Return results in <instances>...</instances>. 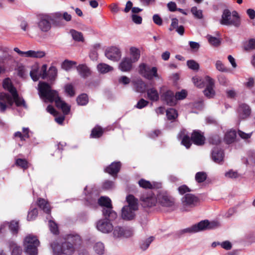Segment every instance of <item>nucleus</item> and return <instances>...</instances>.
<instances>
[{"instance_id": "58836bf2", "label": "nucleus", "mask_w": 255, "mask_h": 255, "mask_svg": "<svg viewBox=\"0 0 255 255\" xmlns=\"http://www.w3.org/2000/svg\"><path fill=\"white\" fill-rule=\"evenodd\" d=\"M9 246L12 250L11 255H21L22 253V249L20 247H18L16 244L14 242H11Z\"/></svg>"}, {"instance_id": "774afa93", "label": "nucleus", "mask_w": 255, "mask_h": 255, "mask_svg": "<svg viewBox=\"0 0 255 255\" xmlns=\"http://www.w3.org/2000/svg\"><path fill=\"white\" fill-rule=\"evenodd\" d=\"M246 50L248 49H255V39H251L249 41V43L247 47H246Z\"/></svg>"}, {"instance_id": "c9c22d12", "label": "nucleus", "mask_w": 255, "mask_h": 255, "mask_svg": "<svg viewBox=\"0 0 255 255\" xmlns=\"http://www.w3.org/2000/svg\"><path fill=\"white\" fill-rule=\"evenodd\" d=\"M30 75L34 81H37L38 80L40 77V75L38 66L35 65L32 67L31 70L30 72Z\"/></svg>"}, {"instance_id": "680f3d73", "label": "nucleus", "mask_w": 255, "mask_h": 255, "mask_svg": "<svg viewBox=\"0 0 255 255\" xmlns=\"http://www.w3.org/2000/svg\"><path fill=\"white\" fill-rule=\"evenodd\" d=\"M49 226L50 231L54 234H57L58 233L57 225L52 221H49Z\"/></svg>"}, {"instance_id": "4be33fe9", "label": "nucleus", "mask_w": 255, "mask_h": 255, "mask_svg": "<svg viewBox=\"0 0 255 255\" xmlns=\"http://www.w3.org/2000/svg\"><path fill=\"white\" fill-rule=\"evenodd\" d=\"M178 137L181 139V143L184 145L187 148H189L192 143L191 138L187 134L185 130H181L178 134Z\"/></svg>"}, {"instance_id": "09e8293b", "label": "nucleus", "mask_w": 255, "mask_h": 255, "mask_svg": "<svg viewBox=\"0 0 255 255\" xmlns=\"http://www.w3.org/2000/svg\"><path fill=\"white\" fill-rule=\"evenodd\" d=\"M188 67L194 71H197L199 69V65L194 60H190L187 61Z\"/></svg>"}, {"instance_id": "052dcab7", "label": "nucleus", "mask_w": 255, "mask_h": 255, "mask_svg": "<svg viewBox=\"0 0 255 255\" xmlns=\"http://www.w3.org/2000/svg\"><path fill=\"white\" fill-rule=\"evenodd\" d=\"M40 77H41L42 79H45L47 77V65L46 64H44L41 67L40 71H39Z\"/></svg>"}, {"instance_id": "0eeeda50", "label": "nucleus", "mask_w": 255, "mask_h": 255, "mask_svg": "<svg viewBox=\"0 0 255 255\" xmlns=\"http://www.w3.org/2000/svg\"><path fill=\"white\" fill-rule=\"evenodd\" d=\"M199 202V199L197 196L192 194H187L182 199L183 210L188 211L189 208L197 206Z\"/></svg>"}, {"instance_id": "9d476101", "label": "nucleus", "mask_w": 255, "mask_h": 255, "mask_svg": "<svg viewBox=\"0 0 255 255\" xmlns=\"http://www.w3.org/2000/svg\"><path fill=\"white\" fill-rule=\"evenodd\" d=\"M220 23L223 25L238 26V18L236 17V19H233L231 13L228 9L224 10Z\"/></svg>"}, {"instance_id": "603ef678", "label": "nucleus", "mask_w": 255, "mask_h": 255, "mask_svg": "<svg viewBox=\"0 0 255 255\" xmlns=\"http://www.w3.org/2000/svg\"><path fill=\"white\" fill-rule=\"evenodd\" d=\"M215 66L216 69L219 71L222 72H227L229 71L228 69L226 68L224 64L220 60L216 61Z\"/></svg>"}, {"instance_id": "39448f33", "label": "nucleus", "mask_w": 255, "mask_h": 255, "mask_svg": "<svg viewBox=\"0 0 255 255\" xmlns=\"http://www.w3.org/2000/svg\"><path fill=\"white\" fill-rule=\"evenodd\" d=\"M39 245L36 237L30 235L25 237L23 243L25 251L29 255H37Z\"/></svg>"}, {"instance_id": "a19ab883", "label": "nucleus", "mask_w": 255, "mask_h": 255, "mask_svg": "<svg viewBox=\"0 0 255 255\" xmlns=\"http://www.w3.org/2000/svg\"><path fill=\"white\" fill-rule=\"evenodd\" d=\"M207 177V175L206 173L203 171L196 173L195 176V180L198 183H202L205 181Z\"/></svg>"}, {"instance_id": "5fc2aeb1", "label": "nucleus", "mask_w": 255, "mask_h": 255, "mask_svg": "<svg viewBox=\"0 0 255 255\" xmlns=\"http://www.w3.org/2000/svg\"><path fill=\"white\" fill-rule=\"evenodd\" d=\"M9 228L12 233L16 234L18 230V222L14 221L10 222Z\"/></svg>"}, {"instance_id": "e2e57ef3", "label": "nucleus", "mask_w": 255, "mask_h": 255, "mask_svg": "<svg viewBox=\"0 0 255 255\" xmlns=\"http://www.w3.org/2000/svg\"><path fill=\"white\" fill-rule=\"evenodd\" d=\"M124 231L122 238H129L131 237L133 234V230L131 228H124Z\"/></svg>"}, {"instance_id": "7c9ffc66", "label": "nucleus", "mask_w": 255, "mask_h": 255, "mask_svg": "<svg viewBox=\"0 0 255 255\" xmlns=\"http://www.w3.org/2000/svg\"><path fill=\"white\" fill-rule=\"evenodd\" d=\"M3 87L5 90H7L11 95L17 91L16 89L13 86L11 80L9 78H6L3 80Z\"/></svg>"}, {"instance_id": "393cba45", "label": "nucleus", "mask_w": 255, "mask_h": 255, "mask_svg": "<svg viewBox=\"0 0 255 255\" xmlns=\"http://www.w3.org/2000/svg\"><path fill=\"white\" fill-rule=\"evenodd\" d=\"M76 68L79 75L83 78H86L91 74L90 70L85 64H80Z\"/></svg>"}, {"instance_id": "c756f323", "label": "nucleus", "mask_w": 255, "mask_h": 255, "mask_svg": "<svg viewBox=\"0 0 255 255\" xmlns=\"http://www.w3.org/2000/svg\"><path fill=\"white\" fill-rule=\"evenodd\" d=\"M45 53L43 51L29 50L25 51V57L40 58L44 57Z\"/></svg>"}, {"instance_id": "cd10ccee", "label": "nucleus", "mask_w": 255, "mask_h": 255, "mask_svg": "<svg viewBox=\"0 0 255 255\" xmlns=\"http://www.w3.org/2000/svg\"><path fill=\"white\" fill-rule=\"evenodd\" d=\"M134 88L137 92L143 93L145 91L146 85L141 79H137L132 81Z\"/></svg>"}, {"instance_id": "69168bd1", "label": "nucleus", "mask_w": 255, "mask_h": 255, "mask_svg": "<svg viewBox=\"0 0 255 255\" xmlns=\"http://www.w3.org/2000/svg\"><path fill=\"white\" fill-rule=\"evenodd\" d=\"M225 176L228 178H236L239 177V174L236 171L230 170L225 173Z\"/></svg>"}, {"instance_id": "c03bdc74", "label": "nucleus", "mask_w": 255, "mask_h": 255, "mask_svg": "<svg viewBox=\"0 0 255 255\" xmlns=\"http://www.w3.org/2000/svg\"><path fill=\"white\" fill-rule=\"evenodd\" d=\"M191 12L196 18L202 19L203 17L202 10L198 9L196 6L192 7L191 9Z\"/></svg>"}, {"instance_id": "4c0bfd02", "label": "nucleus", "mask_w": 255, "mask_h": 255, "mask_svg": "<svg viewBox=\"0 0 255 255\" xmlns=\"http://www.w3.org/2000/svg\"><path fill=\"white\" fill-rule=\"evenodd\" d=\"M97 68L98 71L101 73H106L113 70L112 67L105 63L99 64L97 65Z\"/></svg>"}, {"instance_id": "2eb2a0df", "label": "nucleus", "mask_w": 255, "mask_h": 255, "mask_svg": "<svg viewBox=\"0 0 255 255\" xmlns=\"http://www.w3.org/2000/svg\"><path fill=\"white\" fill-rule=\"evenodd\" d=\"M191 140L196 145H202L205 143V137L203 132L198 130H194L191 134Z\"/></svg>"}, {"instance_id": "5701e85b", "label": "nucleus", "mask_w": 255, "mask_h": 255, "mask_svg": "<svg viewBox=\"0 0 255 255\" xmlns=\"http://www.w3.org/2000/svg\"><path fill=\"white\" fill-rule=\"evenodd\" d=\"M212 157L214 162L220 163L223 160L224 154L223 151L217 147L214 148L212 151Z\"/></svg>"}, {"instance_id": "49530a36", "label": "nucleus", "mask_w": 255, "mask_h": 255, "mask_svg": "<svg viewBox=\"0 0 255 255\" xmlns=\"http://www.w3.org/2000/svg\"><path fill=\"white\" fill-rule=\"evenodd\" d=\"M138 184L140 187L144 189H152L153 188L152 184L147 180L144 179H141L138 181Z\"/></svg>"}, {"instance_id": "1a4fd4ad", "label": "nucleus", "mask_w": 255, "mask_h": 255, "mask_svg": "<svg viewBox=\"0 0 255 255\" xmlns=\"http://www.w3.org/2000/svg\"><path fill=\"white\" fill-rule=\"evenodd\" d=\"M206 82V88L203 91L204 95L209 99L213 98L215 96V91L214 90L215 82L214 80L208 76L205 78Z\"/></svg>"}, {"instance_id": "f8f14e48", "label": "nucleus", "mask_w": 255, "mask_h": 255, "mask_svg": "<svg viewBox=\"0 0 255 255\" xmlns=\"http://www.w3.org/2000/svg\"><path fill=\"white\" fill-rule=\"evenodd\" d=\"M140 201L143 207H150L155 205L157 198H155L154 194L150 192L146 194H143L140 197Z\"/></svg>"}, {"instance_id": "c85d7f7f", "label": "nucleus", "mask_w": 255, "mask_h": 255, "mask_svg": "<svg viewBox=\"0 0 255 255\" xmlns=\"http://www.w3.org/2000/svg\"><path fill=\"white\" fill-rule=\"evenodd\" d=\"M236 136V131L235 130H230L226 133L224 141L227 144H231L235 141Z\"/></svg>"}, {"instance_id": "13d9d810", "label": "nucleus", "mask_w": 255, "mask_h": 255, "mask_svg": "<svg viewBox=\"0 0 255 255\" xmlns=\"http://www.w3.org/2000/svg\"><path fill=\"white\" fill-rule=\"evenodd\" d=\"M192 81L194 85L199 88H202L204 87V84L202 79L198 77H194L192 78Z\"/></svg>"}, {"instance_id": "0e129e2a", "label": "nucleus", "mask_w": 255, "mask_h": 255, "mask_svg": "<svg viewBox=\"0 0 255 255\" xmlns=\"http://www.w3.org/2000/svg\"><path fill=\"white\" fill-rule=\"evenodd\" d=\"M186 91L184 90H182L180 92H177L175 96L177 101V100H182L184 99L186 97Z\"/></svg>"}, {"instance_id": "7ed1b4c3", "label": "nucleus", "mask_w": 255, "mask_h": 255, "mask_svg": "<svg viewBox=\"0 0 255 255\" xmlns=\"http://www.w3.org/2000/svg\"><path fill=\"white\" fill-rule=\"evenodd\" d=\"M15 103L17 107L27 108L26 104L22 97H19L17 91L11 94L0 93V112H4L8 106L11 107Z\"/></svg>"}, {"instance_id": "b1692460", "label": "nucleus", "mask_w": 255, "mask_h": 255, "mask_svg": "<svg viewBox=\"0 0 255 255\" xmlns=\"http://www.w3.org/2000/svg\"><path fill=\"white\" fill-rule=\"evenodd\" d=\"M147 98L152 102L157 101L159 99V95L157 90L155 88H151L147 90Z\"/></svg>"}, {"instance_id": "f03ea898", "label": "nucleus", "mask_w": 255, "mask_h": 255, "mask_svg": "<svg viewBox=\"0 0 255 255\" xmlns=\"http://www.w3.org/2000/svg\"><path fill=\"white\" fill-rule=\"evenodd\" d=\"M39 95L50 102H55L56 106L61 109L64 115H67L70 110V107L58 96V92L51 89L48 83L39 82L38 85Z\"/></svg>"}, {"instance_id": "dca6fc26", "label": "nucleus", "mask_w": 255, "mask_h": 255, "mask_svg": "<svg viewBox=\"0 0 255 255\" xmlns=\"http://www.w3.org/2000/svg\"><path fill=\"white\" fill-rule=\"evenodd\" d=\"M161 98L162 100L169 106H174L176 103L175 96L174 93L170 90H167L162 93L161 95Z\"/></svg>"}, {"instance_id": "79ce46f5", "label": "nucleus", "mask_w": 255, "mask_h": 255, "mask_svg": "<svg viewBox=\"0 0 255 255\" xmlns=\"http://www.w3.org/2000/svg\"><path fill=\"white\" fill-rule=\"evenodd\" d=\"M166 116L169 120H174L178 117L177 112L173 108H170L166 111Z\"/></svg>"}, {"instance_id": "4468645a", "label": "nucleus", "mask_w": 255, "mask_h": 255, "mask_svg": "<svg viewBox=\"0 0 255 255\" xmlns=\"http://www.w3.org/2000/svg\"><path fill=\"white\" fill-rule=\"evenodd\" d=\"M105 55L107 58L114 61H117L121 56L119 49L116 47H111L107 49L105 52Z\"/></svg>"}, {"instance_id": "e433bc0d", "label": "nucleus", "mask_w": 255, "mask_h": 255, "mask_svg": "<svg viewBox=\"0 0 255 255\" xmlns=\"http://www.w3.org/2000/svg\"><path fill=\"white\" fill-rule=\"evenodd\" d=\"M47 77L50 81H54L56 79L57 75V69L54 66H51L48 72Z\"/></svg>"}, {"instance_id": "f3484780", "label": "nucleus", "mask_w": 255, "mask_h": 255, "mask_svg": "<svg viewBox=\"0 0 255 255\" xmlns=\"http://www.w3.org/2000/svg\"><path fill=\"white\" fill-rule=\"evenodd\" d=\"M38 28L43 32H47L49 31L51 27L50 23V18L48 15L42 16L38 21Z\"/></svg>"}, {"instance_id": "6e6552de", "label": "nucleus", "mask_w": 255, "mask_h": 255, "mask_svg": "<svg viewBox=\"0 0 255 255\" xmlns=\"http://www.w3.org/2000/svg\"><path fill=\"white\" fill-rule=\"evenodd\" d=\"M157 202L164 207H172L174 205L175 200L166 192H160L157 195Z\"/></svg>"}, {"instance_id": "4d7b16f0", "label": "nucleus", "mask_w": 255, "mask_h": 255, "mask_svg": "<svg viewBox=\"0 0 255 255\" xmlns=\"http://www.w3.org/2000/svg\"><path fill=\"white\" fill-rule=\"evenodd\" d=\"M153 238L150 237L144 241L140 245V248L143 250H146L149 246L151 243L153 241Z\"/></svg>"}, {"instance_id": "bf43d9fd", "label": "nucleus", "mask_w": 255, "mask_h": 255, "mask_svg": "<svg viewBox=\"0 0 255 255\" xmlns=\"http://www.w3.org/2000/svg\"><path fill=\"white\" fill-rule=\"evenodd\" d=\"M148 103V101L143 99H141L139 100L136 105L135 106V107L137 109H141L147 106Z\"/></svg>"}, {"instance_id": "2f4dec72", "label": "nucleus", "mask_w": 255, "mask_h": 255, "mask_svg": "<svg viewBox=\"0 0 255 255\" xmlns=\"http://www.w3.org/2000/svg\"><path fill=\"white\" fill-rule=\"evenodd\" d=\"M104 129L100 126L95 127L92 130L90 136L92 138H99L103 135Z\"/></svg>"}, {"instance_id": "3c124183", "label": "nucleus", "mask_w": 255, "mask_h": 255, "mask_svg": "<svg viewBox=\"0 0 255 255\" xmlns=\"http://www.w3.org/2000/svg\"><path fill=\"white\" fill-rule=\"evenodd\" d=\"M124 228L120 226L116 227L113 231V235L115 238H122L123 236Z\"/></svg>"}, {"instance_id": "aec40b11", "label": "nucleus", "mask_w": 255, "mask_h": 255, "mask_svg": "<svg viewBox=\"0 0 255 255\" xmlns=\"http://www.w3.org/2000/svg\"><path fill=\"white\" fill-rule=\"evenodd\" d=\"M133 63L131 58H124L119 64V69L123 72H128L131 70Z\"/></svg>"}, {"instance_id": "bb28decb", "label": "nucleus", "mask_w": 255, "mask_h": 255, "mask_svg": "<svg viewBox=\"0 0 255 255\" xmlns=\"http://www.w3.org/2000/svg\"><path fill=\"white\" fill-rule=\"evenodd\" d=\"M239 112L240 117L242 119H245L250 115L251 110L248 105L242 104L240 106Z\"/></svg>"}, {"instance_id": "37998d69", "label": "nucleus", "mask_w": 255, "mask_h": 255, "mask_svg": "<svg viewBox=\"0 0 255 255\" xmlns=\"http://www.w3.org/2000/svg\"><path fill=\"white\" fill-rule=\"evenodd\" d=\"M77 102L79 105H86L88 102V96L85 94H82L79 95L77 98Z\"/></svg>"}, {"instance_id": "ddd939ff", "label": "nucleus", "mask_w": 255, "mask_h": 255, "mask_svg": "<svg viewBox=\"0 0 255 255\" xmlns=\"http://www.w3.org/2000/svg\"><path fill=\"white\" fill-rule=\"evenodd\" d=\"M109 220V218L100 220L97 223V229L104 233L110 232L113 229V226Z\"/></svg>"}, {"instance_id": "9b49d317", "label": "nucleus", "mask_w": 255, "mask_h": 255, "mask_svg": "<svg viewBox=\"0 0 255 255\" xmlns=\"http://www.w3.org/2000/svg\"><path fill=\"white\" fill-rule=\"evenodd\" d=\"M208 220L202 221L198 224L194 225L191 227L184 229L182 231V232L194 233L208 230Z\"/></svg>"}, {"instance_id": "6ab92c4d", "label": "nucleus", "mask_w": 255, "mask_h": 255, "mask_svg": "<svg viewBox=\"0 0 255 255\" xmlns=\"http://www.w3.org/2000/svg\"><path fill=\"white\" fill-rule=\"evenodd\" d=\"M136 210H133L129 207L124 206L122 210V218L127 221H130L134 219L135 212Z\"/></svg>"}, {"instance_id": "f257e3e1", "label": "nucleus", "mask_w": 255, "mask_h": 255, "mask_svg": "<svg viewBox=\"0 0 255 255\" xmlns=\"http://www.w3.org/2000/svg\"><path fill=\"white\" fill-rule=\"evenodd\" d=\"M65 241L61 245L56 242L51 244L53 253L55 255H72L81 243V239L77 234H68L64 237Z\"/></svg>"}, {"instance_id": "473e14b6", "label": "nucleus", "mask_w": 255, "mask_h": 255, "mask_svg": "<svg viewBox=\"0 0 255 255\" xmlns=\"http://www.w3.org/2000/svg\"><path fill=\"white\" fill-rule=\"evenodd\" d=\"M130 54L131 56L130 58L131 61L133 63L136 62L140 58V53L138 49L131 47L129 49Z\"/></svg>"}, {"instance_id": "72a5a7b5", "label": "nucleus", "mask_w": 255, "mask_h": 255, "mask_svg": "<svg viewBox=\"0 0 255 255\" xmlns=\"http://www.w3.org/2000/svg\"><path fill=\"white\" fill-rule=\"evenodd\" d=\"M22 132L23 133L20 131H17L15 132L14 136L20 138L21 140H25V138H28L29 137V130L28 128H23Z\"/></svg>"}, {"instance_id": "6e6d98bb", "label": "nucleus", "mask_w": 255, "mask_h": 255, "mask_svg": "<svg viewBox=\"0 0 255 255\" xmlns=\"http://www.w3.org/2000/svg\"><path fill=\"white\" fill-rule=\"evenodd\" d=\"M65 92L70 97H73L75 95V91L74 87L71 84H67L65 86Z\"/></svg>"}, {"instance_id": "864d4df0", "label": "nucleus", "mask_w": 255, "mask_h": 255, "mask_svg": "<svg viewBox=\"0 0 255 255\" xmlns=\"http://www.w3.org/2000/svg\"><path fill=\"white\" fill-rule=\"evenodd\" d=\"M207 38H208L209 42L211 45H212L213 46H217L220 43V40L218 38H216L215 37H213V36H212L211 35H207Z\"/></svg>"}, {"instance_id": "a18cd8bd", "label": "nucleus", "mask_w": 255, "mask_h": 255, "mask_svg": "<svg viewBox=\"0 0 255 255\" xmlns=\"http://www.w3.org/2000/svg\"><path fill=\"white\" fill-rule=\"evenodd\" d=\"M70 33L72 36L73 38L78 41H83L84 38L83 34L81 32L77 31L75 30H71Z\"/></svg>"}, {"instance_id": "423d86ee", "label": "nucleus", "mask_w": 255, "mask_h": 255, "mask_svg": "<svg viewBox=\"0 0 255 255\" xmlns=\"http://www.w3.org/2000/svg\"><path fill=\"white\" fill-rule=\"evenodd\" d=\"M138 73L144 78L151 80L153 78L160 79L157 73V69L155 67H151L149 65L141 63L138 66Z\"/></svg>"}, {"instance_id": "20e7f679", "label": "nucleus", "mask_w": 255, "mask_h": 255, "mask_svg": "<svg viewBox=\"0 0 255 255\" xmlns=\"http://www.w3.org/2000/svg\"><path fill=\"white\" fill-rule=\"evenodd\" d=\"M98 204L101 206L105 207L103 209V214L105 218L114 220L117 217V213L112 210L111 200L108 197H101L98 200Z\"/></svg>"}, {"instance_id": "ea45409f", "label": "nucleus", "mask_w": 255, "mask_h": 255, "mask_svg": "<svg viewBox=\"0 0 255 255\" xmlns=\"http://www.w3.org/2000/svg\"><path fill=\"white\" fill-rule=\"evenodd\" d=\"M77 63L75 61L65 60L62 64V69L66 71H69L74 66H76Z\"/></svg>"}, {"instance_id": "338daca9", "label": "nucleus", "mask_w": 255, "mask_h": 255, "mask_svg": "<svg viewBox=\"0 0 255 255\" xmlns=\"http://www.w3.org/2000/svg\"><path fill=\"white\" fill-rule=\"evenodd\" d=\"M153 21L156 24L158 25H161L162 24V19L157 14L153 15Z\"/></svg>"}, {"instance_id": "412c9836", "label": "nucleus", "mask_w": 255, "mask_h": 255, "mask_svg": "<svg viewBox=\"0 0 255 255\" xmlns=\"http://www.w3.org/2000/svg\"><path fill=\"white\" fill-rule=\"evenodd\" d=\"M126 201L128 203V205H126V207H129V208H132L133 210H138V199L133 195L131 194L128 195L126 197Z\"/></svg>"}, {"instance_id": "a211bd4d", "label": "nucleus", "mask_w": 255, "mask_h": 255, "mask_svg": "<svg viewBox=\"0 0 255 255\" xmlns=\"http://www.w3.org/2000/svg\"><path fill=\"white\" fill-rule=\"evenodd\" d=\"M121 167V163L120 161L113 162L107 166L104 170L105 172L113 176H117Z\"/></svg>"}, {"instance_id": "a878e982", "label": "nucleus", "mask_w": 255, "mask_h": 255, "mask_svg": "<svg viewBox=\"0 0 255 255\" xmlns=\"http://www.w3.org/2000/svg\"><path fill=\"white\" fill-rule=\"evenodd\" d=\"M37 205L45 213L49 214L51 212V208L47 201L43 198H39L37 200Z\"/></svg>"}, {"instance_id": "de8ad7c7", "label": "nucleus", "mask_w": 255, "mask_h": 255, "mask_svg": "<svg viewBox=\"0 0 255 255\" xmlns=\"http://www.w3.org/2000/svg\"><path fill=\"white\" fill-rule=\"evenodd\" d=\"M94 250L99 255H103L105 252V247L101 242L97 243L94 246Z\"/></svg>"}, {"instance_id": "8fccbe9b", "label": "nucleus", "mask_w": 255, "mask_h": 255, "mask_svg": "<svg viewBox=\"0 0 255 255\" xmlns=\"http://www.w3.org/2000/svg\"><path fill=\"white\" fill-rule=\"evenodd\" d=\"M38 215V210L36 208H34L30 210L27 215V220L32 221L34 220Z\"/></svg>"}, {"instance_id": "f704fd0d", "label": "nucleus", "mask_w": 255, "mask_h": 255, "mask_svg": "<svg viewBox=\"0 0 255 255\" xmlns=\"http://www.w3.org/2000/svg\"><path fill=\"white\" fill-rule=\"evenodd\" d=\"M15 164L16 166L20 167L24 170L27 169L30 165L27 160L25 159L17 158L15 160Z\"/></svg>"}]
</instances>
